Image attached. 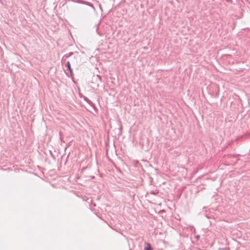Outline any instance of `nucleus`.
<instances>
[{
  "instance_id": "obj_1",
  "label": "nucleus",
  "mask_w": 250,
  "mask_h": 250,
  "mask_svg": "<svg viewBox=\"0 0 250 250\" xmlns=\"http://www.w3.org/2000/svg\"><path fill=\"white\" fill-rule=\"evenodd\" d=\"M144 249L145 250H152V249L151 246L148 243L145 244V246Z\"/></svg>"
},
{
  "instance_id": "obj_2",
  "label": "nucleus",
  "mask_w": 250,
  "mask_h": 250,
  "mask_svg": "<svg viewBox=\"0 0 250 250\" xmlns=\"http://www.w3.org/2000/svg\"><path fill=\"white\" fill-rule=\"evenodd\" d=\"M66 65H67V67L69 69V71H70V72L72 73V70H71V67H70V62H67V63H66Z\"/></svg>"
}]
</instances>
